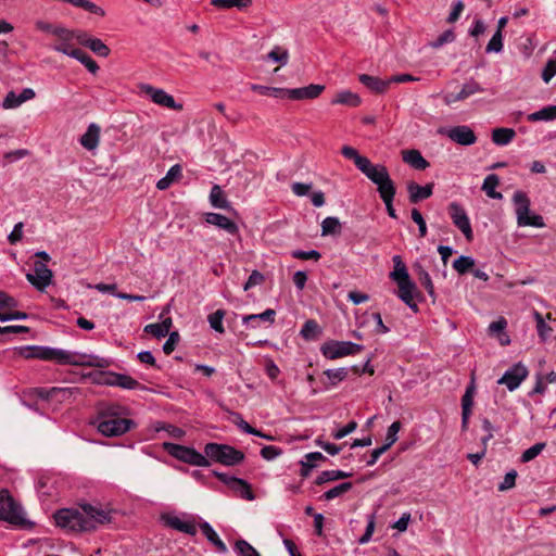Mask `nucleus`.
Here are the masks:
<instances>
[{
	"label": "nucleus",
	"mask_w": 556,
	"mask_h": 556,
	"mask_svg": "<svg viewBox=\"0 0 556 556\" xmlns=\"http://www.w3.org/2000/svg\"><path fill=\"white\" fill-rule=\"evenodd\" d=\"M376 186L382 201L394 200L396 187L390 176H367Z\"/></svg>",
	"instance_id": "nucleus-17"
},
{
	"label": "nucleus",
	"mask_w": 556,
	"mask_h": 556,
	"mask_svg": "<svg viewBox=\"0 0 556 556\" xmlns=\"http://www.w3.org/2000/svg\"><path fill=\"white\" fill-rule=\"evenodd\" d=\"M513 202L515 204V213L517 218V225L519 227L531 226L535 228L545 227L544 219L541 215L530 212V200L528 195L518 190L513 195Z\"/></svg>",
	"instance_id": "nucleus-5"
},
{
	"label": "nucleus",
	"mask_w": 556,
	"mask_h": 556,
	"mask_svg": "<svg viewBox=\"0 0 556 556\" xmlns=\"http://www.w3.org/2000/svg\"><path fill=\"white\" fill-rule=\"evenodd\" d=\"M210 204L217 210L233 211L224 190L219 185H214L208 195Z\"/></svg>",
	"instance_id": "nucleus-24"
},
{
	"label": "nucleus",
	"mask_w": 556,
	"mask_h": 556,
	"mask_svg": "<svg viewBox=\"0 0 556 556\" xmlns=\"http://www.w3.org/2000/svg\"><path fill=\"white\" fill-rule=\"evenodd\" d=\"M503 50V34L500 29H496V31L493 34L492 38L486 45L485 52L491 53L495 52L498 53Z\"/></svg>",
	"instance_id": "nucleus-51"
},
{
	"label": "nucleus",
	"mask_w": 556,
	"mask_h": 556,
	"mask_svg": "<svg viewBox=\"0 0 556 556\" xmlns=\"http://www.w3.org/2000/svg\"><path fill=\"white\" fill-rule=\"evenodd\" d=\"M352 477V472L343 471L340 469L337 470H324L321 471L315 480L317 485H321L329 481H336L340 479H345Z\"/></svg>",
	"instance_id": "nucleus-35"
},
{
	"label": "nucleus",
	"mask_w": 556,
	"mask_h": 556,
	"mask_svg": "<svg viewBox=\"0 0 556 556\" xmlns=\"http://www.w3.org/2000/svg\"><path fill=\"white\" fill-rule=\"evenodd\" d=\"M362 100L357 93H354L350 90H344L337 93L336 98L331 100V104H343L351 108H356L361 105Z\"/></svg>",
	"instance_id": "nucleus-32"
},
{
	"label": "nucleus",
	"mask_w": 556,
	"mask_h": 556,
	"mask_svg": "<svg viewBox=\"0 0 556 556\" xmlns=\"http://www.w3.org/2000/svg\"><path fill=\"white\" fill-rule=\"evenodd\" d=\"M199 528L206 538V540L215 546L218 553L226 554L228 552V548L226 544L220 540L214 528L211 526L207 521H201L199 523Z\"/></svg>",
	"instance_id": "nucleus-22"
},
{
	"label": "nucleus",
	"mask_w": 556,
	"mask_h": 556,
	"mask_svg": "<svg viewBox=\"0 0 556 556\" xmlns=\"http://www.w3.org/2000/svg\"><path fill=\"white\" fill-rule=\"evenodd\" d=\"M163 450L166 451L172 457L197 467H208L211 466L210 460L205 457V454H201L195 448L172 443V442H164L162 444Z\"/></svg>",
	"instance_id": "nucleus-6"
},
{
	"label": "nucleus",
	"mask_w": 556,
	"mask_h": 556,
	"mask_svg": "<svg viewBox=\"0 0 556 556\" xmlns=\"http://www.w3.org/2000/svg\"><path fill=\"white\" fill-rule=\"evenodd\" d=\"M225 317V312L223 309H217L216 312L210 314L207 316V321L210 327L218 333H224L225 328L223 325V319Z\"/></svg>",
	"instance_id": "nucleus-48"
},
{
	"label": "nucleus",
	"mask_w": 556,
	"mask_h": 556,
	"mask_svg": "<svg viewBox=\"0 0 556 556\" xmlns=\"http://www.w3.org/2000/svg\"><path fill=\"white\" fill-rule=\"evenodd\" d=\"M515 136L516 132L513 128H495L492 131V141L497 146H506L514 139Z\"/></svg>",
	"instance_id": "nucleus-38"
},
{
	"label": "nucleus",
	"mask_w": 556,
	"mask_h": 556,
	"mask_svg": "<svg viewBox=\"0 0 556 556\" xmlns=\"http://www.w3.org/2000/svg\"><path fill=\"white\" fill-rule=\"evenodd\" d=\"M483 91H484V88L477 80H475L473 78H470L463 85V87L460 88V90L457 93H458L460 100L463 101L472 94L483 92Z\"/></svg>",
	"instance_id": "nucleus-40"
},
{
	"label": "nucleus",
	"mask_w": 556,
	"mask_h": 556,
	"mask_svg": "<svg viewBox=\"0 0 556 556\" xmlns=\"http://www.w3.org/2000/svg\"><path fill=\"white\" fill-rule=\"evenodd\" d=\"M454 40H455V34H454L453 29H446L440 36H438V38L435 40H433L430 43V46L433 49H439L443 45L448 43V42H453Z\"/></svg>",
	"instance_id": "nucleus-56"
},
{
	"label": "nucleus",
	"mask_w": 556,
	"mask_h": 556,
	"mask_svg": "<svg viewBox=\"0 0 556 556\" xmlns=\"http://www.w3.org/2000/svg\"><path fill=\"white\" fill-rule=\"evenodd\" d=\"M276 312L273 308H267L261 314L245 315L242 317V324L253 329L257 328L260 323H267L269 325L275 321Z\"/></svg>",
	"instance_id": "nucleus-25"
},
{
	"label": "nucleus",
	"mask_w": 556,
	"mask_h": 556,
	"mask_svg": "<svg viewBox=\"0 0 556 556\" xmlns=\"http://www.w3.org/2000/svg\"><path fill=\"white\" fill-rule=\"evenodd\" d=\"M235 552L239 556H261L260 553L245 540H238L235 544Z\"/></svg>",
	"instance_id": "nucleus-50"
},
{
	"label": "nucleus",
	"mask_w": 556,
	"mask_h": 556,
	"mask_svg": "<svg viewBox=\"0 0 556 556\" xmlns=\"http://www.w3.org/2000/svg\"><path fill=\"white\" fill-rule=\"evenodd\" d=\"M392 261L394 263V268L390 273V278L395 282L412 280L402 257L400 255H394Z\"/></svg>",
	"instance_id": "nucleus-31"
},
{
	"label": "nucleus",
	"mask_w": 556,
	"mask_h": 556,
	"mask_svg": "<svg viewBox=\"0 0 556 556\" xmlns=\"http://www.w3.org/2000/svg\"><path fill=\"white\" fill-rule=\"evenodd\" d=\"M476 377L472 374L470 382L466 387L465 393L462 396V412H470L472 413V406H473V397L476 394Z\"/></svg>",
	"instance_id": "nucleus-34"
},
{
	"label": "nucleus",
	"mask_w": 556,
	"mask_h": 556,
	"mask_svg": "<svg viewBox=\"0 0 556 556\" xmlns=\"http://www.w3.org/2000/svg\"><path fill=\"white\" fill-rule=\"evenodd\" d=\"M128 408L113 402L101 401L96 406V417L91 422L104 437H121L136 427V422L129 419Z\"/></svg>",
	"instance_id": "nucleus-3"
},
{
	"label": "nucleus",
	"mask_w": 556,
	"mask_h": 556,
	"mask_svg": "<svg viewBox=\"0 0 556 556\" xmlns=\"http://www.w3.org/2000/svg\"><path fill=\"white\" fill-rule=\"evenodd\" d=\"M498 182V176H485V179L482 184V190L489 198L495 200H501L503 198V194L496 191Z\"/></svg>",
	"instance_id": "nucleus-39"
},
{
	"label": "nucleus",
	"mask_w": 556,
	"mask_h": 556,
	"mask_svg": "<svg viewBox=\"0 0 556 556\" xmlns=\"http://www.w3.org/2000/svg\"><path fill=\"white\" fill-rule=\"evenodd\" d=\"M400 429H401L400 421H394L389 426L387 435H386V442L382 445L386 450H389L397 441V433H399Z\"/></svg>",
	"instance_id": "nucleus-52"
},
{
	"label": "nucleus",
	"mask_w": 556,
	"mask_h": 556,
	"mask_svg": "<svg viewBox=\"0 0 556 556\" xmlns=\"http://www.w3.org/2000/svg\"><path fill=\"white\" fill-rule=\"evenodd\" d=\"M203 219L207 225L215 226L216 228L226 231L228 235L236 236L239 232V227L236 222L219 213H204Z\"/></svg>",
	"instance_id": "nucleus-13"
},
{
	"label": "nucleus",
	"mask_w": 556,
	"mask_h": 556,
	"mask_svg": "<svg viewBox=\"0 0 556 556\" xmlns=\"http://www.w3.org/2000/svg\"><path fill=\"white\" fill-rule=\"evenodd\" d=\"M165 525L174 530L189 535L197 534V523L191 517L185 520L178 516H168L165 518Z\"/></svg>",
	"instance_id": "nucleus-18"
},
{
	"label": "nucleus",
	"mask_w": 556,
	"mask_h": 556,
	"mask_svg": "<svg viewBox=\"0 0 556 556\" xmlns=\"http://www.w3.org/2000/svg\"><path fill=\"white\" fill-rule=\"evenodd\" d=\"M23 228L24 224L22 222H18L14 225L12 231L8 236V240L11 244H16L18 241H21L23 237Z\"/></svg>",
	"instance_id": "nucleus-64"
},
{
	"label": "nucleus",
	"mask_w": 556,
	"mask_h": 556,
	"mask_svg": "<svg viewBox=\"0 0 556 556\" xmlns=\"http://www.w3.org/2000/svg\"><path fill=\"white\" fill-rule=\"evenodd\" d=\"M448 213L453 224L463 232L468 241H471L473 232L469 217L464 207L457 202H452L448 205Z\"/></svg>",
	"instance_id": "nucleus-11"
},
{
	"label": "nucleus",
	"mask_w": 556,
	"mask_h": 556,
	"mask_svg": "<svg viewBox=\"0 0 556 556\" xmlns=\"http://www.w3.org/2000/svg\"><path fill=\"white\" fill-rule=\"evenodd\" d=\"M241 483H233L230 489L237 492L242 498L253 501L255 498L254 493L251 490V485L243 479L239 478Z\"/></svg>",
	"instance_id": "nucleus-47"
},
{
	"label": "nucleus",
	"mask_w": 556,
	"mask_h": 556,
	"mask_svg": "<svg viewBox=\"0 0 556 556\" xmlns=\"http://www.w3.org/2000/svg\"><path fill=\"white\" fill-rule=\"evenodd\" d=\"M475 266V258L471 256L460 255L453 262V268L460 275L466 274Z\"/></svg>",
	"instance_id": "nucleus-49"
},
{
	"label": "nucleus",
	"mask_w": 556,
	"mask_h": 556,
	"mask_svg": "<svg viewBox=\"0 0 556 556\" xmlns=\"http://www.w3.org/2000/svg\"><path fill=\"white\" fill-rule=\"evenodd\" d=\"M101 382L105 386L119 387L125 390H135L139 387V382L132 377L114 371L104 372Z\"/></svg>",
	"instance_id": "nucleus-14"
},
{
	"label": "nucleus",
	"mask_w": 556,
	"mask_h": 556,
	"mask_svg": "<svg viewBox=\"0 0 556 556\" xmlns=\"http://www.w3.org/2000/svg\"><path fill=\"white\" fill-rule=\"evenodd\" d=\"M364 350V346L351 341L329 340L321 348V354L328 359H336L348 355H355Z\"/></svg>",
	"instance_id": "nucleus-7"
},
{
	"label": "nucleus",
	"mask_w": 556,
	"mask_h": 556,
	"mask_svg": "<svg viewBox=\"0 0 556 556\" xmlns=\"http://www.w3.org/2000/svg\"><path fill=\"white\" fill-rule=\"evenodd\" d=\"M22 104L18 94L14 91H9L3 99L2 108L3 109H15Z\"/></svg>",
	"instance_id": "nucleus-62"
},
{
	"label": "nucleus",
	"mask_w": 556,
	"mask_h": 556,
	"mask_svg": "<svg viewBox=\"0 0 556 556\" xmlns=\"http://www.w3.org/2000/svg\"><path fill=\"white\" fill-rule=\"evenodd\" d=\"M533 316L536 321L538 336L543 342L547 341L553 329L544 321L543 316L539 312H534Z\"/></svg>",
	"instance_id": "nucleus-42"
},
{
	"label": "nucleus",
	"mask_w": 556,
	"mask_h": 556,
	"mask_svg": "<svg viewBox=\"0 0 556 556\" xmlns=\"http://www.w3.org/2000/svg\"><path fill=\"white\" fill-rule=\"evenodd\" d=\"M100 130L97 124L91 123L86 132L80 137V144L87 150H93L99 144Z\"/></svg>",
	"instance_id": "nucleus-29"
},
{
	"label": "nucleus",
	"mask_w": 556,
	"mask_h": 556,
	"mask_svg": "<svg viewBox=\"0 0 556 556\" xmlns=\"http://www.w3.org/2000/svg\"><path fill=\"white\" fill-rule=\"evenodd\" d=\"M327 458L320 452H311L305 454L304 458L300 460L302 478H307L312 470L318 466V462L326 460Z\"/></svg>",
	"instance_id": "nucleus-28"
},
{
	"label": "nucleus",
	"mask_w": 556,
	"mask_h": 556,
	"mask_svg": "<svg viewBox=\"0 0 556 556\" xmlns=\"http://www.w3.org/2000/svg\"><path fill=\"white\" fill-rule=\"evenodd\" d=\"M0 519L13 525L23 521L22 508L14 502L7 489L0 490Z\"/></svg>",
	"instance_id": "nucleus-8"
},
{
	"label": "nucleus",
	"mask_w": 556,
	"mask_h": 556,
	"mask_svg": "<svg viewBox=\"0 0 556 556\" xmlns=\"http://www.w3.org/2000/svg\"><path fill=\"white\" fill-rule=\"evenodd\" d=\"M517 471L515 469H511L510 471H508L505 477H504V480L498 484V490L500 491H507V490H510L515 486V483H516V478H517Z\"/></svg>",
	"instance_id": "nucleus-59"
},
{
	"label": "nucleus",
	"mask_w": 556,
	"mask_h": 556,
	"mask_svg": "<svg viewBox=\"0 0 556 556\" xmlns=\"http://www.w3.org/2000/svg\"><path fill=\"white\" fill-rule=\"evenodd\" d=\"M282 450L276 445H266L261 450V456L266 460H274L280 456Z\"/></svg>",
	"instance_id": "nucleus-60"
},
{
	"label": "nucleus",
	"mask_w": 556,
	"mask_h": 556,
	"mask_svg": "<svg viewBox=\"0 0 556 556\" xmlns=\"http://www.w3.org/2000/svg\"><path fill=\"white\" fill-rule=\"evenodd\" d=\"M352 488H353V484L351 482L340 483V484L331 488L330 490L326 491L323 494L321 498L325 501H331V500L339 497L342 494L349 492Z\"/></svg>",
	"instance_id": "nucleus-43"
},
{
	"label": "nucleus",
	"mask_w": 556,
	"mask_h": 556,
	"mask_svg": "<svg viewBox=\"0 0 556 556\" xmlns=\"http://www.w3.org/2000/svg\"><path fill=\"white\" fill-rule=\"evenodd\" d=\"M324 374L330 381L331 386H337L339 382L343 381L348 377L349 369L345 367L331 368L325 370Z\"/></svg>",
	"instance_id": "nucleus-46"
},
{
	"label": "nucleus",
	"mask_w": 556,
	"mask_h": 556,
	"mask_svg": "<svg viewBox=\"0 0 556 556\" xmlns=\"http://www.w3.org/2000/svg\"><path fill=\"white\" fill-rule=\"evenodd\" d=\"M341 153L348 160L353 161L355 166L363 174H368V169L370 167V161L368 157L361 155L356 149L350 146H344L341 150Z\"/></svg>",
	"instance_id": "nucleus-23"
},
{
	"label": "nucleus",
	"mask_w": 556,
	"mask_h": 556,
	"mask_svg": "<svg viewBox=\"0 0 556 556\" xmlns=\"http://www.w3.org/2000/svg\"><path fill=\"white\" fill-rule=\"evenodd\" d=\"M52 270L41 262L34 263V274H26V279L39 291H43L52 281Z\"/></svg>",
	"instance_id": "nucleus-12"
},
{
	"label": "nucleus",
	"mask_w": 556,
	"mask_h": 556,
	"mask_svg": "<svg viewBox=\"0 0 556 556\" xmlns=\"http://www.w3.org/2000/svg\"><path fill=\"white\" fill-rule=\"evenodd\" d=\"M291 256L293 258H298V260H314V261H318L321 255H320V253L317 250H309V251L293 250V251H291Z\"/></svg>",
	"instance_id": "nucleus-57"
},
{
	"label": "nucleus",
	"mask_w": 556,
	"mask_h": 556,
	"mask_svg": "<svg viewBox=\"0 0 556 556\" xmlns=\"http://www.w3.org/2000/svg\"><path fill=\"white\" fill-rule=\"evenodd\" d=\"M87 48L101 58H108L111 52L110 48L101 39L94 37L88 42Z\"/></svg>",
	"instance_id": "nucleus-45"
},
{
	"label": "nucleus",
	"mask_w": 556,
	"mask_h": 556,
	"mask_svg": "<svg viewBox=\"0 0 556 556\" xmlns=\"http://www.w3.org/2000/svg\"><path fill=\"white\" fill-rule=\"evenodd\" d=\"M205 457L210 463H219L224 466H235L243 462L244 454L240 450L228 445L215 442L206 443L204 446Z\"/></svg>",
	"instance_id": "nucleus-4"
},
{
	"label": "nucleus",
	"mask_w": 556,
	"mask_h": 556,
	"mask_svg": "<svg viewBox=\"0 0 556 556\" xmlns=\"http://www.w3.org/2000/svg\"><path fill=\"white\" fill-rule=\"evenodd\" d=\"M20 353L25 358H38L42 361H53L59 365L72 366H89L105 368L109 367L111 362L109 358L101 357L93 354H86L79 352H71L63 349L41 346V345H27L20 348Z\"/></svg>",
	"instance_id": "nucleus-2"
},
{
	"label": "nucleus",
	"mask_w": 556,
	"mask_h": 556,
	"mask_svg": "<svg viewBox=\"0 0 556 556\" xmlns=\"http://www.w3.org/2000/svg\"><path fill=\"white\" fill-rule=\"evenodd\" d=\"M358 80L361 84H363L369 90H371L372 92L379 93V94L384 93L390 86V78L387 80H383L379 77L371 76L368 74L359 75Z\"/></svg>",
	"instance_id": "nucleus-26"
},
{
	"label": "nucleus",
	"mask_w": 556,
	"mask_h": 556,
	"mask_svg": "<svg viewBox=\"0 0 556 556\" xmlns=\"http://www.w3.org/2000/svg\"><path fill=\"white\" fill-rule=\"evenodd\" d=\"M546 444L544 442L535 443L534 445L527 448L521 455V462L528 463L539 456L542 451L545 448Z\"/></svg>",
	"instance_id": "nucleus-54"
},
{
	"label": "nucleus",
	"mask_w": 556,
	"mask_h": 556,
	"mask_svg": "<svg viewBox=\"0 0 556 556\" xmlns=\"http://www.w3.org/2000/svg\"><path fill=\"white\" fill-rule=\"evenodd\" d=\"M447 137L462 146H471L477 141L473 130L466 125L452 127L447 130Z\"/></svg>",
	"instance_id": "nucleus-15"
},
{
	"label": "nucleus",
	"mask_w": 556,
	"mask_h": 556,
	"mask_svg": "<svg viewBox=\"0 0 556 556\" xmlns=\"http://www.w3.org/2000/svg\"><path fill=\"white\" fill-rule=\"evenodd\" d=\"M529 122L554 121L556 119V105H547L528 115Z\"/></svg>",
	"instance_id": "nucleus-36"
},
{
	"label": "nucleus",
	"mask_w": 556,
	"mask_h": 556,
	"mask_svg": "<svg viewBox=\"0 0 556 556\" xmlns=\"http://www.w3.org/2000/svg\"><path fill=\"white\" fill-rule=\"evenodd\" d=\"M528 368L522 363H516L509 367L497 380L498 384H505L513 392L519 388L522 381L528 377Z\"/></svg>",
	"instance_id": "nucleus-9"
},
{
	"label": "nucleus",
	"mask_w": 556,
	"mask_h": 556,
	"mask_svg": "<svg viewBox=\"0 0 556 556\" xmlns=\"http://www.w3.org/2000/svg\"><path fill=\"white\" fill-rule=\"evenodd\" d=\"M325 90L324 85L311 84L301 88H287V96L291 100L315 99Z\"/></svg>",
	"instance_id": "nucleus-16"
},
{
	"label": "nucleus",
	"mask_w": 556,
	"mask_h": 556,
	"mask_svg": "<svg viewBox=\"0 0 556 556\" xmlns=\"http://www.w3.org/2000/svg\"><path fill=\"white\" fill-rule=\"evenodd\" d=\"M397 296L414 312L418 311V305L414 302L416 285L412 280L397 281Z\"/></svg>",
	"instance_id": "nucleus-20"
},
{
	"label": "nucleus",
	"mask_w": 556,
	"mask_h": 556,
	"mask_svg": "<svg viewBox=\"0 0 556 556\" xmlns=\"http://www.w3.org/2000/svg\"><path fill=\"white\" fill-rule=\"evenodd\" d=\"M402 159L413 169L418 172L427 169L430 165L421 153L415 149L402 151Z\"/></svg>",
	"instance_id": "nucleus-21"
},
{
	"label": "nucleus",
	"mask_w": 556,
	"mask_h": 556,
	"mask_svg": "<svg viewBox=\"0 0 556 556\" xmlns=\"http://www.w3.org/2000/svg\"><path fill=\"white\" fill-rule=\"evenodd\" d=\"M555 75H556L555 61L548 60L542 71V79L545 84H548Z\"/></svg>",
	"instance_id": "nucleus-63"
},
{
	"label": "nucleus",
	"mask_w": 556,
	"mask_h": 556,
	"mask_svg": "<svg viewBox=\"0 0 556 556\" xmlns=\"http://www.w3.org/2000/svg\"><path fill=\"white\" fill-rule=\"evenodd\" d=\"M356 428H357V422L352 420L344 427L334 431L332 433V437L336 440H341V439L345 438L346 435H349L350 433L354 432L356 430Z\"/></svg>",
	"instance_id": "nucleus-61"
},
{
	"label": "nucleus",
	"mask_w": 556,
	"mask_h": 556,
	"mask_svg": "<svg viewBox=\"0 0 556 556\" xmlns=\"http://www.w3.org/2000/svg\"><path fill=\"white\" fill-rule=\"evenodd\" d=\"M58 527L73 532H91L112 521V509L101 504H79L75 508H61L54 513Z\"/></svg>",
	"instance_id": "nucleus-1"
},
{
	"label": "nucleus",
	"mask_w": 556,
	"mask_h": 556,
	"mask_svg": "<svg viewBox=\"0 0 556 556\" xmlns=\"http://www.w3.org/2000/svg\"><path fill=\"white\" fill-rule=\"evenodd\" d=\"M340 222L337 217H326L321 223V236L332 235L339 231Z\"/></svg>",
	"instance_id": "nucleus-53"
},
{
	"label": "nucleus",
	"mask_w": 556,
	"mask_h": 556,
	"mask_svg": "<svg viewBox=\"0 0 556 556\" xmlns=\"http://www.w3.org/2000/svg\"><path fill=\"white\" fill-rule=\"evenodd\" d=\"M71 58L81 63L93 75L97 74L100 68L97 62L88 53L80 49L73 50L71 52Z\"/></svg>",
	"instance_id": "nucleus-33"
},
{
	"label": "nucleus",
	"mask_w": 556,
	"mask_h": 556,
	"mask_svg": "<svg viewBox=\"0 0 556 556\" xmlns=\"http://www.w3.org/2000/svg\"><path fill=\"white\" fill-rule=\"evenodd\" d=\"M300 334L305 340L313 341V340L318 339V337L321 334V328L319 327V325L316 320L308 319L302 326Z\"/></svg>",
	"instance_id": "nucleus-37"
},
{
	"label": "nucleus",
	"mask_w": 556,
	"mask_h": 556,
	"mask_svg": "<svg viewBox=\"0 0 556 556\" xmlns=\"http://www.w3.org/2000/svg\"><path fill=\"white\" fill-rule=\"evenodd\" d=\"M267 59L279 63L281 65H286L289 60V53L287 50L281 49L279 47H275L268 54Z\"/></svg>",
	"instance_id": "nucleus-55"
},
{
	"label": "nucleus",
	"mask_w": 556,
	"mask_h": 556,
	"mask_svg": "<svg viewBox=\"0 0 556 556\" xmlns=\"http://www.w3.org/2000/svg\"><path fill=\"white\" fill-rule=\"evenodd\" d=\"M172 327V318L166 317L161 323L149 324L144 327V331L154 336L155 338H164L169 333Z\"/></svg>",
	"instance_id": "nucleus-30"
},
{
	"label": "nucleus",
	"mask_w": 556,
	"mask_h": 556,
	"mask_svg": "<svg viewBox=\"0 0 556 556\" xmlns=\"http://www.w3.org/2000/svg\"><path fill=\"white\" fill-rule=\"evenodd\" d=\"M251 89L264 96H269L274 98H286L287 88H278V87H267L263 85H251Z\"/></svg>",
	"instance_id": "nucleus-41"
},
{
	"label": "nucleus",
	"mask_w": 556,
	"mask_h": 556,
	"mask_svg": "<svg viewBox=\"0 0 556 556\" xmlns=\"http://www.w3.org/2000/svg\"><path fill=\"white\" fill-rule=\"evenodd\" d=\"M78 393H80L78 388H41L37 390L38 396L42 400H67Z\"/></svg>",
	"instance_id": "nucleus-19"
},
{
	"label": "nucleus",
	"mask_w": 556,
	"mask_h": 556,
	"mask_svg": "<svg viewBox=\"0 0 556 556\" xmlns=\"http://www.w3.org/2000/svg\"><path fill=\"white\" fill-rule=\"evenodd\" d=\"M412 219L418 225L419 237L424 238L427 236V224L417 208L412 210Z\"/></svg>",
	"instance_id": "nucleus-58"
},
{
	"label": "nucleus",
	"mask_w": 556,
	"mask_h": 556,
	"mask_svg": "<svg viewBox=\"0 0 556 556\" xmlns=\"http://www.w3.org/2000/svg\"><path fill=\"white\" fill-rule=\"evenodd\" d=\"M252 0H212L211 4L220 9L238 8L240 10L248 8Z\"/></svg>",
	"instance_id": "nucleus-44"
},
{
	"label": "nucleus",
	"mask_w": 556,
	"mask_h": 556,
	"mask_svg": "<svg viewBox=\"0 0 556 556\" xmlns=\"http://www.w3.org/2000/svg\"><path fill=\"white\" fill-rule=\"evenodd\" d=\"M433 186L431 184H427L425 186H420L416 182H409L407 185V191L409 195V201L412 203H418L422 200L428 199L432 194Z\"/></svg>",
	"instance_id": "nucleus-27"
},
{
	"label": "nucleus",
	"mask_w": 556,
	"mask_h": 556,
	"mask_svg": "<svg viewBox=\"0 0 556 556\" xmlns=\"http://www.w3.org/2000/svg\"><path fill=\"white\" fill-rule=\"evenodd\" d=\"M139 88H140L141 92H143L146 96L150 97L154 103H156L161 106H165V108H168L172 110H181L182 109V104L177 103L175 101L174 97L170 96L169 93H167L163 89L155 88L148 84H141L139 86Z\"/></svg>",
	"instance_id": "nucleus-10"
}]
</instances>
